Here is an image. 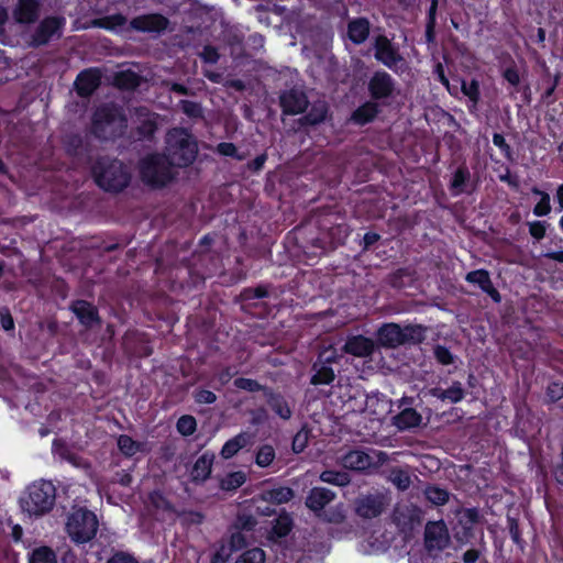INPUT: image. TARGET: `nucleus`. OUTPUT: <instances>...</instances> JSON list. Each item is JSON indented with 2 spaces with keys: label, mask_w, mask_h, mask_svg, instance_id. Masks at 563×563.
I'll list each match as a JSON object with an SVG mask.
<instances>
[{
  "label": "nucleus",
  "mask_w": 563,
  "mask_h": 563,
  "mask_svg": "<svg viewBox=\"0 0 563 563\" xmlns=\"http://www.w3.org/2000/svg\"><path fill=\"white\" fill-rule=\"evenodd\" d=\"M56 501V488L49 481L30 484L19 498L22 512L29 518H41L48 514Z\"/></svg>",
  "instance_id": "1"
},
{
  "label": "nucleus",
  "mask_w": 563,
  "mask_h": 563,
  "mask_svg": "<svg viewBox=\"0 0 563 563\" xmlns=\"http://www.w3.org/2000/svg\"><path fill=\"white\" fill-rule=\"evenodd\" d=\"M198 145L194 137L184 129H173L166 137V159L170 166L186 167L197 156Z\"/></svg>",
  "instance_id": "2"
},
{
  "label": "nucleus",
  "mask_w": 563,
  "mask_h": 563,
  "mask_svg": "<svg viewBox=\"0 0 563 563\" xmlns=\"http://www.w3.org/2000/svg\"><path fill=\"white\" fill-rule=\"evenodd\" d=\"M96 183L107 191H120L130 181L126 167L117 159L100 158L92 169Z\"/></svg>",
  "instance_id": "3"
},
{
  "label": "nucleus",
  "mask_w": 563,
  "mask_h": 563,
  "mask_svg": "<svg viewBox=\"0 0 563 563\" xmlns=\"http://www.w3.org/2000/svg\"><path fill=\"white\" fill-rule=\"evenodd\" d=\"M426 329L417 324L400 327L397 323L383 324L377 332V341L385 347H397L406 343H420Z\"/></svg>",
  "instance_id": "4"
},
{
  "label": "nucleus",
  "mask_w": 563,
  "mask_h": 563,
  "mask_svg": "<svg viewBox=\"0 0 563 563\" xmlns=\"http://www.w3.org/2000/svg\"><path fill=\"white\" fill-rule=\"evenodd\" d=\"M334 498L335 493L331 489L313 487L306 498V506L323 521L340 523L345 518L342 505L325 510L327 505L333 501Z\"/></svg>",
  "instance_id": "5"
},
{
  "label": "nucleus",
  "mask_w": 563,
  "mask_h": 563,
  "mask_svg": "<svg viewBox=\"0 0 563 563\" xmlns=\"http://www.w3.org/2000/svg\"><path fill=\"white\" fill-rule=\"evenodd\" d=\"M126 120L114 106L98 108L92 118V132L102 139L114 137L124 132Z\"/></svg>",
  "instance_id": "6"
},
{
  "label": "nucleus",
  "mask_w": 563,
  "mask_h": 563,
  "mask_svg": "<svg viewBox=\"0 0 563 563\" xmlns=\"http://www.w3.org/2000/svg\"><path fill=\"white\" fill-rule=\"evenodd\" d=\"M98 520L93 512L87 509L74 510L67 519L66 531L75 543H87L96 536Z\"/></svg>",
  "instance_id": "7"
},
{
  "label": "nucleus",
  "mask_w": 563,
  "mask_h": 563,
  "mask_svg": "<svg viewBox=\"0 0 563 563\" xmlns=\"http://www.w3.org/2000/svg\"><path fill=\"white\" fill-rule=\"evenodd\" d=\"M140 173L143 181L152 187H163L174 177L167 159L161 155H148L140 163Z\"/></svg>",
  "instance_id": "8"
},
{
  "label": "nucleus",
  "mask_w": 563,
  "mask_h": 563,
  "mask_svg": "<svg viewBox=\"0 0 563 563\" xmlns=\"http://www.w3.org/2000/svg\"><path fill=\"white\" fill-rule=\"evenodd\" d=\"M396 82L386 71H376L368 81V91L373 99L382 100L393 96Z\"/></svg>",
  "instance_id": "9"
},
{
  "label": "nucleus",
  "mask_w": 563,
  "mask_h": 563,
  "mask_svg": "<svg viewBox=\"0 0 563 563\" xmlns=\"http://www.w3.org/2000/svg\"><path fill=\"white\" fill-rule=\"evenodd\" d=\"M375 58L389 69H395L402 62L398 49L386 36H377L375 40Z\"/></svg>",
  "instance_id": "10"
},
{
  "label": "nucleus",
  "mask_w": 563,
  "mask_h": 563,
  "mask_svg": "<svg viewBox=\"0 0 563 563\" xmlns=\"http://www.w3.org/2000/svg\"><path fill=\"white\" fill-rule=\"evenodd\" d=\"M424 542L428 551H441L448 547L450 537L445 525L441 521L426 526Z\"/></svg>",
  "instance_id": "11"
},
{
  "label": "nucleus",
  "mask_w": 563,
  "mask_h": 563,
  "mask_svg": "<svg viewBox=\"0 0 563 563\" xmlns=\"http://www.w3.org/2000/svg\"><path fill=\"white\" fill-rule=\"evenodd\" d=\"M63 25L64 19L60 18L53 16L43 20L33 33L30 44L33 46L46 44L54 36L60 35Z\"/></svg>",
  "instance_id": "12"
},
{
  "label": "nucleus",
  "mask_w": 563,
  "mask_h": 563,
  "mask_svg": "<svg viewBox=\"0 0 563 563\" xmlns=\"http://www.w3.org/2000/svg\"><path fill=\"white\" fill-rule=\"evenodd\" d=\"M386 506V498L383 494L365 495L355 501V511L363 518H375L379 516Z\"/></svg>",
  "instance_id": "13"
},
{
  "label": "nucleus",
  "mask_w": 563,
  "mask_h": 563,
  "mask_svg": "<svg viewBox=\"0 0 563 563\" xmlns=\"http://www.w3.org/2000/svg\"><path fill=\"white\" fill-rule=\"evenodd\" d=\"M308 99L302 91L291 89L280 96V106L285 113L299 114L308 107Z\"/></svg>",
  "instance_id": "14"
},
{
  "label": "nucleus",
  "mask_w": 563,
  "mask_h": 563,
  "mask_svg": "<svg viewBox=\"0 0 563 563\" xmlns=\"http://www.w3.org/2000/svg\"><path fill=\"white\" fill-rule=\"evenodd\" d=\"M168 20L161 14L141 15L131 21V26L141 32L159 33L167 29Z\"/></svg>",
  "instance_id": "15"
},
{
  "label": "nucleus",
  "mask_w": 563,
  "mask_h": 563,
  "mask_svg": "<svg viewBox=\"0 0 563 563\" xmlns=\"http://www.w3.org/2000/svg\"><path fill=\"white\" fill-rule=\"evenodd\" d=\"M340 461L345 468L353 471H364L373 466L371 454L363 450H351L342 455Z\"/></svg>",
  "instance_id": "16"
},
{
  "label": "nucleus",
  "mask_w": 563,
  "mask_h": 563,
  "mask_svg": "<svg viewBox=\"0 0 563 563\" xmlns=\"http://www.w3.org/2000/svg\"><path fill=\"white\" fill-rule=\"evenodd\" d=\"M100 84V75L96 69H88L77 76L75 86L78 95L87 97L91 95Z\"/></svg>",
  "instance_id": "17"
},
{
  "label": "nucleus",
  "mask_w": 563,
  "mask_h": 563,
  "mask_svg": "<svg viewBox=\"0 0 563 563\" xmlns=\"http://www.w3.org/2000/svg\"><path fill=\"white\" fill-rule=\"evenodd\" d=\"M133 120L137 124L139 132L144 136L152 135L156 130L157 115L150 112L146 108L135 109Z\"/></svg>",
  "instance_id": "18"
},
{
  "label": "nucleus",
  "mask_w": 563,
  "mask_h": 563,
  "mask_svg": "<svg viewBox=\"0 0 563 563\" xmlns=\"http://www.w3.org/2000/svg\"><path fill=\"white\" fill-rule=\"evenodd\" d=\"M466 282L471 284H476L478 287L488 294L495 301L500 300L499 292L495 289L493 286V283L490 280L489 274L487 271L484 269H477L470 272L466 277Z\"/></svg>",
  "instance_id": "19"
},
{
  "label": "nucleus",
  "mask_w": 563,
  "mask_h": 563,
  "mask_svg": "<svg viewBox=\"0 0 563 563\" xmlns=\"http://www.w3.org/2000/svg\"><path fill=\"white\" fill-rule=\"evenodd\" d=\"M344 350L346 353H350L357 357H365L373 353L374 343L373 340L356 335L347 340L344 345Z\"/></svg>",
  "instance_id": "20"
},
{
  "label": "nucleus",
  "mask_w": 563,
  "mask_h": 563,
  "mask_svg": "<svg viewBox=\"0 0 563 563\" xmlns=\"http://www.w3.org/2000/svg\"><path fill=\"white\" fill-rule=\"evenodd\" d=\"M294 497V492L289 487L278 486L269 489H264L256 501L269 503L273 505H280L289 501Z\"/></svg>",
  "instance_id": "21"
},
{
  "label": "nucleus",
  "mask_w": 563,
  "mask_h": 563,
  "mask_svg": "<svg viewBox=\"0 0 563 563\" xmlns=\"http://www.w3.org/2000/svg\"><path fill=\"white\" fill-rule=\"evenodd\" d=\"M213 460H214L213 454L203 453L202 455H200L196 460V462L191 468V472H190L191 479L194 482H205L211 473Z\"/></svg>",
  "instance_id": "22"
},
{
  "label": "nucleus",
  "mask_w": 563,
  "mask_h": 563,
  "mask_svg": "<svg viewBox=\"0 0 563 563\" xmlns=\"http://www.w3.org/2000/svg\"><path fill=\"white\" fill-rule=\"evenodd\" d=\"M38 3L36 0H19L14 18L19 23H31L37 18Z\"/></svg>",
  "instance_id": "23"
},
{
  "label": "nucleus",
  "mask_w": 563,
  "mask_h": 563,
  "mask_svg": "<svg viewBox=\"0 0 563 563\" xmlns=\"http://www.w3.org/2000/svg\"><path fill=\"white\" fill-rule=\"evenodd\" d=\"M71 309L84 325L92 327L98 322L97 311L91 303L78 300L74 302Z\"/></svg>",
  "instance_id": "24"
},
{
  "label": "nucleus",
  "mask_w": 563,
  "mask_h": 563,
  "mask_svg": "<svg viewBox=\"0 0 563 563\" xmlns=\"http://www.w3.org/2000/svg\"><path fill=\"white\" fill-rule=\"evenodd\" d=\"M429 394L432 397L443 401L448 400L453 404L461 401L464 397L462 384L459 382L453 383L448 389H442L439 387L432 388L429 390Z\"/></svg>",
  "instance_id": "25"
},
{
  "label": "nucleus",
  "mask_w": 563,
  "mask_h": 563,
  "mask_svg": "<svg viewBox=\"0 0 563 563\" xmlns=\"http://www.w3.org/2000/svg\"><path fill=\"white\" fill-rule=\"evenodd\" d=\"M393 420L399 430H406L418 427L421 423L422 417L415 409L407 408L395 416Z\"/></svg>",
  "instance_id": "26"
},
{
  "label": "nucleus",
  "mask_w": 563,
  "mask_h": 563,
  "mask_svg": "<svg viewBox=\"0 0 563 563\" xmlns=\"http://www.w3.org/2000/svg\"><path fill=\"white\" fill-rule=\"evenodd\" d=\"M252 435L249 433H240L233 439L225 442L221 450V455L224 459H230L235 455L241 449L250 444Z\"/></svg>",
  "instance_id": "27"
},
{
  "label": "nucleus",
  "mask_w": 563,
  "mask_h": 563,
  "mask_svg": "<svg viewBox=\"0 0 563 563\" xmlns=\"http://www.w3.org/2000/svg\"><path fill=\"white\" fill-rule=\"evenodd\" d=\"M378 104L372 101L365 102L358 107L352 114V120L357 124H366L374 120L378 114Z\"/></svg>",
  "instance_id": "28"
},
{
  "label": "nucleus",
  "mask_w": 563,
  "mask_h": 563,
  "mask_svg": "<svg viewBox=\"0 0 563 563\" xmlns=\"http://www.w3.org/2000/svg\"><path fill=\"white\" fill-rule=\"evenodd\" d=\"M369 33V23L365 19H357L349 24V37L355 44L363 43Z\"/></svg>",
  "instance_id": "29"
},
{
  "label": "nucleus",
  "mask_w": 563,
  "mask_h": 563,
  "mask_svg": "<svg viewBox=\"0 0 563 563\" xmlns=\"http://www.w3.org/2000/svg\"><path fill=\"white\" fill-rule=\"evenodd\" d=\"M314 374L311 377V384L313 385H328L334 380V372L333 369L322 363L317 362L313 365Z\"/></svg>",
  "instance_id": "30"
},
{
  "label": "nucleus",
  "mask_w": 563,
  "mask_h": 563,
  "mask_svg": "<svg viewBox=\"0 0 563 563\" xmlns=\"http://www.w3.org/2000/svg\"><path fill=\"white\" fill-rule=\"evenodd\" d=\"M327 112H328L327 103L324 101H318L312 104L309 113L307 115H305L301 119V121L303 124H311V125L318 124L325 119Z\"/></svg>",
  "instance_id": "31"
},
{
  "label": "nucleus",
  "mask_w": 563,
  "mask_h": 563,
  "mask_svg": "<svg viewBox=\"0 0 563 563\" xmlns=\"http://www.w3.org/2000/svg\"><path fill=\"white\" fill-rule=\"evenodd\" d=\"M29 563H57V556L51 548L38 547L30 553Z\"/></svg>",
  "instance_id": "32"
},
{
  "label": "nucleus",
  "mask_w": 563,
  "mask_h": 563,
  "mask_svg": "<svg viewBox=\"0 0 563 563\" xmlns=\"http://www.w3.org/2000/svg\"><path fill=\"white\" fill-rule=\"evenodd\" d=\"M126 23V19L121 14H114L110 16H104L92 21L93 26L118 31Z\"/></svg>",
  "instance_id": "33"
},
{
  "label": "nucleus",
  "mask_w": 563,
  "mask_h": 563,
  "mask_svg": "<svg viewBox=\"0 0 563 563\" xmlns=\"http://www.w3.org/2000/svg\"><path fill=\"white\" fill-rule=\"evenodd\" d=\"M388 479L400 490H406L411 485L408 472L398 467L390 470Z\"/></svg>",
  "instance_id": "34"
},
{
  "label": "nucleus",
  "mask_w": 563,
  "mask_h": 563,
  "mask_svg": "<svg viewBox=\"0 0 563 563\" xmlns=\"http://www.w3.org/2000/svg\"><path fill=\"white\" fill-rule=\"evenodd\" d=\"M292 528V520L289 515L282 514L275 519V523L272 529L273 536L283 538L287 536Z\"/></svg>",
  "instance_id": "35"
},
{
  "label": "nucleus",
  "mask_w": 563,
  "mask_h": 563,
  "mask_svg": "<svg viewBox=\"0 0 563 563\" xmlns=\"http://www.w3.org/2000/svg\"><path fill=\"white\" fill-rule=\"evenodd\" d=\"M246 481V476L243 472H233L225 475L220 483V486L223 490H235L240 486H242Z\"/></svg>",
  "instance_id": "36"
},
{
  "label": "nucleus",
  "mask_w": 563,
  "mask_h": 563,
  "mask_svg": "<svg viewBox=\"0 0 563 563\" xmlns=\"http://www.w3.org/2000/svg\"><path fill=\"white\" fill-rule=\"evenodd\" d=\"M320 479L324 483L346 486L350 483V476L345 472L324 471L320 474Z\"/></svg>",
  "instance_id": "37"
},
{
  "label": "nucleus",
  "mask_w": 563,
  "mask_h": 563,
  "mask_svg": "<svg viewBox=\"0 0 563 563\" xmlns=\"http://www.w3.org/2000/svg\"><path fill=\"white\" fill-rule=\"evenodd\" d=\"M274 460H275V450L272 445L265 444L258 449V451L256 453L255 462L260 467L269 466Z\"/></svg>",
  "instance_id": "38"
},
{
  "label": "nucleus",
  "mask_w": 563,
  "mask_h": 563,
  "mask_svg": "<svg viewBox=\"0 0 563 563\" xmlns=\"http://www.w3.org/2000/svg\"><path fill=\"white\" fill-rule=\"evenodd\" d=\"M271 408L283 419L291 417V410L285 399L280 396H272L268 400Z\"/></svg>",
  "instance_id": "39"
},
{
  "label": "nucleus",
  "mask_w": 563,
  "mask_h": 563,
  "mask_svg": "<svg viewBox=\"0 0 563 563\" xmlns=\"http://www.w3.org/2000/svg\"><path fill=\"white\" fill-rule=\"evenodd\" d=\"M462 92L470 99L472 107L475 108L479 101V84L473 79L471 81H462Z\"/></svg>",
  "instance_id": "40"
},
{
  "label": "nucleus",
  "mask_w": 563,
  "mask_h": 563,
  "mask_svg": "<svg viewBox=\"0 0 563 563\" xmlns=\"http://www.w3.org/2000/svg\"><path fill=\"white\" fill-rule=\"evenodd\" d=\"M532 192L541 197L540 201L533 208V213L537 217H543L550 213V196L547 192L539 190L538 188H533Z\"/></svg>",
  "instance_id": "41"
},
{
  "label": "nucleus",
  "mask_w": 563,
  "mask_h": 563,
  "mask_svg": "<svg viewBox=\"0 0 563 563\" xmlns=\"http://www.w3.org/2000/svg\"><path fill=\"white\" fill-rule=\"evenodd\" d=\"M118 446L120 451L128 456L134 455L141 449L140 443L132 440L129 435H120Z\"/></svg>",
  "instance_id": "42"
},
{
  "label": "nucleus",
  "mask_w": 563,
  "mask_h": 563,
  "mask_svg": "<svg viewBox=\"0 0 563 563\" xmlns=\"http://www.w3.org/2000/svg\"><path fill=\"white\" fill-rule=\"evenodd\" d=\"M235 563H265V553L258 548L245 551Z\"/></svg>",
  "instance_id": "43"
},
{
  "label": "nucleus",
  "mask_w": 563,
  "mask_h": 563,
  "mask_svg": "<svg viewBox=\"0 0 563 563\" xmlns=\"http://www.w3.org/2000/svg\"><path fill=\"white\" fill-rule=\"evenodd\" d=\"M468 178V172L465 169H457L451 183V190L453 195L457 196L464 191V185Z\"/></svg>",
  "instance_id": "44"
},
{
  "label": "nucleus",
  "mask_w": 563,
  "mask_h": 563,
  "mask_svg": "<svg viewBox=\"0 0 563 563\" xmlns=\"http://www.w3.org/2000/svg\"><path fill=\"white\" fill-rule=\"evenodd\" d=\"M426 496L434 505H443L449 498L446 490L439 487H428L426 489Z\"/></svg>",
  "instance_id": "45"
},
{
  "label": "nucleus",
  "mask_w": 563,
  "mask_h": 563,
  "mask_svg": "<svg viewBox=\"0 0 563 563\" xmlns=\"http://www.w3.org/2000/svg\"><path fill=\"white\" fill-rule=\"evenodd\" d=\"M196 420L191 416H183L177 422V430L184 435H190L196 431Z\"/></svg>",
  "instance_id": "46"
},
{
  "label": "nucleus",
  "mask_w": 563,
  "mask_h": 563,
  "mask_svg": "<svg viewBox=\"0 0 563 563\" xmlns=\"http://www.w3.org/2000/svg\"><path fill=\"white\" fill-rule=\"evenodd\" d=\"M137 82H139L137 76L130 71L120 73L117 76V84L123 88H128V89L134 88L135 86H137Z\"/></svg>",
  "instance_id": "47"
},
{
  "label": "nucleus",
  "mask_w": 563,
  "mask_h": 563,
  "mask_svg": "<svg viewBox=\"0 0 563 563\" xmlns=\"http://www.w3.org/2000/svg\"><path fill=\"white\" fill-rule=\"evenodd\" d=\"M234 386L239 389L247 390L251 393L258 391L263 387L261 384H258L256 380L251 378H236L234 380Z\"/></svg>",
  "instance_id": "48"
},
{
  "label": "nucleus",
  "mask_w": 563,
  "mask_h": 563,
  "mask_svg": "<svg viewBox=\"0 0 563 563\" xmlns=\"http://www.w3.org/2000/svg\"><path fill=\"white\" fill-rule=\"evenodd\" d=\"M308 439H309V433L307 430L302 429V430L298 431L292 440V450L296 453L302 452L308 444Z\"/></svg>",
  "instance_id": "49"
},
{
  "label": "nucleus",
  "mask_w": 563,
  "mask_h": 563,
  "mask_svg": "<svg viewBox=\"0 0 563 563\" xmlns=\"http://www.w3.org/2000/svg\"><path fill=\"white\" fill-rule=\"evenodd\" d=\"M106 563H140L137 559L124 551H117L113 553Z\"/></svg>",
  "instance_id": "50"
},
{
  "label": "nucleus",
  "mask_w": 563,
  "mask_h": 563,
  "mask_svg": "<svg viewBox=\"0 0 563 563\" xmlns=\"http://www.w3.org/2000/svg\"><path fill=\"white\" fill-rule=\"evenodd\" d=\"M434 356L439 363L442 365H449L453 363V355L451 352L441 345L435 346L434 349Z\"/></svg>",
  "instance_id": "51"
},
{
  "label": "nucleus",
  "mask_w": 563,
  "mask_h": 563,
  "mask_svg": "<svg viewBox=\"0 0 563 563\" xmlns=\"http://www.w3.org/2000/svg\"><path fill=\"white\" fill-rule=\"evenodd\" d=\"M547 396L551 401H556L563 397V384L553 382L547 388Z\"/></svg>",
  "instance_id": "52"
},
{
  "label": "nucleus",
  "mask_w": 563,
  "mask_h": 563,
  "mask_svg": "<svg viewBox=\"0 0 563 563\" xmlns=\"http://www.w3.org/2000/svg\"><path fill=\"white\" fill-rule=\"evenodd\" d=\"M529 232L530 234L537 239L541 240L545 235V224L541 221H534L529 224Z\"/></svg>",
  "instance_id": "53"
},
{
  "label": "nucleus",
  "mask_w": 563,
  "mask_h": 563,
  "mask_svg": "<svg viewBox=\"0 0 563 563\" xmlns=\"http://www.w3.org/2000/svg\"><path fill=\"white\" fill-rule=\"evenodd\" d=\"M338 358L336 351L332 349L331 346L323 349L319 354V363L322 364H330L332 362H335Z\"/></svg>",
  "instance_id": "54"
},
{
  "label": "nucleus",
  "mask_w": 563,
  "mask_h": 563,
  "mask_svg": "<svg viewBox=\"0 0 563 563\" xmlns=\"http://www.w3.org/2000/svg\"><path fill=\"white\" fill-rule=\"evenodd\" d=\"M195 399L199 404H212L216 401L217 397L214 393L207 389H201L195 394Z\"/></svg>",
  "instance_id": "55"
},
{
  "label": "nucleus",
  "mask_w": 563,
  "mask_h": 563,
  "mask_svg": "<svg viewBox=\"0 0 563 563\" xmlns=\"http://www.w3.org/2000/svg\"><path fill=\"white\" fill-rule=\"evenodd\" d=\"M217 151L224 156H235L236 155V147L232 143H220L217 146Z\"/></svg>",
  "instance_id": "56"
},
{
  "label": "nucleus",
  "mask_w": 563,
  "mask_h": 563,
  "mask_svg": "<svg viewBox=\"0 0 563 563\" xmlns=\"http://www.w3.org/2000/svg\"><path fill=\"white\" fill-rule=\"evenodd\" d=\"M183 110L190 117H199L201 114V109L197 103L183 101Z\"/></svg>",
  "instance_id": "57"
},
{
  "label": "nucleus",
  "mask_w": 563,
  "mask_h": 563,
  "mask_svg": "<svg viewBox=\"0 0 563 563\" xmlns=\"http://www.w3.org/2000/svg\"><path fill=\"white\" fill-rule=\"evenodd\" d=\"M201 56L208 63H217V60L219 59L218 52L210 46L203 48Z\"/></svg>",
  "instance_id": "58"
},
{
  "label": "nucleus",
  "mask_w": 563,
  "mask_h": 563,
  "mask_svg": "<svg viewBox=\"0 0 563 563\" xmlns=\"http://www.w3.org/2000/svg\"><path fill=\"white\" fill-rule=\"evenodd\" d=\"M371 457L373 459V466L382 465L388 461L387 453L378 450H373L371 453Z\"/></svg>",
  "instance_id": "59"
},
{
  "label": "nucleus",
  "mask_w": 563,
  "mask_h": 563,
  "mask_svg": "<svg viewBox=\"0 0 563 563\" xmlns=\"http://www.w3.org/2000/svg\"><path fill=\"white\" fill-rule=\"evenodd\" d=\"M504 77L512 86H517L520 82L519 73L515 68L506 69Z\"/></svg>",
  "instance_id": "60"
},
{
  "label": "nucleus",
  "mask_w": 563,
  "mask_h": 563,
  "mask_svg": "<svg viewBox=\"0 0 563 563\" xmlns=\"http://www.w3.org/2000/svg\"><path fill=\"white\" fill-rule=\"evenodd\" d=\"M493 143H494V145H496L500 150H504V151H508L509 150V146L506 143L505 137L501 134H499V133H495L493 135Z\"/></svg>",
  "instance_id": "61"
},
{
  "label": "nucleus",
  "mask_w": 563,
  "mask_h": 563,
  "mask_svg": "<svg viewBox=\"0 0 563 563\" xmlns=\"http://www.w3.org/2000/svg\"><path fill=\"white\" fill-rule=\"evenodd\" d=\"M479 558V552L475 549L467 550L463 555V561L465 563H475Z\"/></svg>",
  "instance_id": "62"
},
{
  "label": "nucleus",
  "mask_w": 563,
  "mask_h": 563,
  "mask_svg": "<svg viewBox=\"0 0 563 563\" xmlns=\"http://www.w3.org/2000/svg\"><path fill=\"white\" fill-rule=\"evenodd\" d=\"M1 324H2V328L7 331L13 329V327H14L12 318L9 314H3V313H1Z\"/></svg>",
  "instance_id": "63"
},
{
  "label": "nucleus",
  "mask_w": 563,
  "mask_h": 563,
  "mask_svg": "<svg viewBox=\"0 0 563 563\" xmlns=\"http://www.w3.org/2000/svg\"><path fill=\"white\" fill-rule=\"evenodd\" d=\"M67 460L76 467H87V463L81 457L74 454L68 455Z\"/></svg>",
  "instance_id": "64"
}]
</instances>
